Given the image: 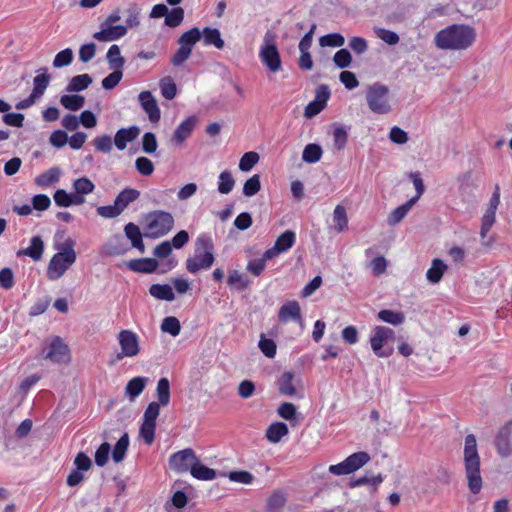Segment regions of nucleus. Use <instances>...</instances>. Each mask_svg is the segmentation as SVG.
Wrapping results in <instances>:
<instances>
[{
    "label": "nucleus",
    "mask_w": 512,
    "mask_h": 512,
    "mask_svg": "<svg viewBox=\"0 0 512 512\" xmlns=\"http://www.w3.org/2000/svg\"><path fill=\"white\" fill-rule=\"evenodd\" d=\"M463 462L468 489L473 494H478L483 486L480 470V456L477 449L476 437L468 434L464 441Z\"/></svg>",
    "instance_id": "f03ea898"
},
{
    "label": "nucleus",
    "mask_w": 512,
    "mask_h": 512,
    "mask_svg": "<svg viewBox=\"0 0 512 512\" xmlns=\"http://www.w3.org/2000/svg\"><path fill=\"white\" fill-rule=\"evenodd\" d=\"M201 35H203L205 45H214L218 49L224 47V41L219 29L206 27Z\"/></svg>",
    "instance_id": "2f4dec72"
},
{
    "label": "nucleus",
    "mask_w": 512,
    "mask_h": 512,
    "mask_svg": "<svg viewBox=\"0 0 512 512\" xmlns=\"http://www.w3.org/2000/svg\"><path fill=\"white\" fill-rule=\"evenodd\" d=\"M344 43L345 38L339 33H331L319 38L321 47H342Z\"/></svg>",
    "instance_id": "c03bdc74"
},
{
    "label": "nucleus",
    "mask_w": 512,
    "mask_h": 512,
    "mask_svg": "<svg viewBox=\"0 0 512 512\" xmlns=\"http://www.w3.org/2000/svg\"><path fill=\"white\" fill-rule=\"evenodd\" d=\"M378 318L386 323L397 326L405 321V315L402 312L384 309L378 312Z\"/></svg>",
    "instance_id": "a19ab883"
},
{
    "label": "nucleus",
    "mask_w": 512,
    "mask_h": 512,
    "mask_svg": "<svg viewBox=\"0 0 512 512\" xmlns=\"http://www.w3.org/2000/svg\"><path fill=\"white\" fill-rule=\"evenodd\" d=\"M111 451L110 444L107 442L102 443L95 452V463L99 467L106 465Z\"/></svg>",
    "instance_id": "bf43d9fd"
},
{
    "label": "nucleus",
    "mask_w": 512,
    "mask_h": 512,
    "mask_svg": "<svg viewBox=\"0 0 512 512\" xmlns=\"http://www.w3.org/2000/svg\"><path fill=\"white\" fill-rule=\"evenodd\" d=\"M38 72H41L37 74L33 79V90L32 94L33 97H42L45 90L47 89L49 82H50V75L47 73V70L45 68L40 69Z\"/></svg>",
    "instance_id": "393cba45"
},
{
    "label": "nucleus",
    "mask_w": 512,
    "mask_h": 512,
    "mask_svg": "<svg viewBox=\"0 0 512 512\" xmlns=\"http://www.w3.org/2000/svg\"><path fill=\"white\" fill-rule=\"evenodd\" d=\"M258 346L266 357L274 358L276 355V343L266 338L264 334H261Z\"/></svg>",
    "instance_id": "6e6d98bb"
},
{
    "label": "nucleus",
    "mask_w": 512,
    "mask_h": 512,
    "mask_svg": "<svg viewBox=\"0 0 512 512\" xmlns=\"http://www.w3.org/2000/svg\"><path fill=\"white\" fill-rule=\"evenodd\" d=\"M375 34L378 38L389 45H395L399 42V36L397 33L384 28H375Z\"/></svg>",
    "instance_id": "680f3d73"
},
{
    "label": "nucleus",
    "mask_w": 512,
    "mask_h": 512,
    "mask_svg": "<svg viewBox=\"0 0 512 512\" xmlns=\"http://www.w3.org/2000/svg\"><path fill=\"white\" fill-rule=\"evenodd\" d=\"M322 154L323 151L321 146L311 143L305 146L302 153V159L306 163H316L321 159Z\"/></svg>",
    "instance_id": "ea45409f"
},
{
    "label": "nucleus",
    "mask_w": 512,
    "mask_h": 512,
    "mask_svg": "<svg viewBox=\"0 0 512 512\" xmlns=\"http://www.w3.org/2000/svg\"><path fill=\"white\" fill-rule=\"evenodd\" d=\"M228 478L230 481L246 485L251 484L254 480V476L248 471H231Z\"/></svg>",
    "instance_id": "338daca9"
},
{
    "label": "nucleus",
    "mask_w": 512,
    "mask_h": 512,
    "mask_svg": "<svg viewBox=\"0 0 512 512\" xmlns=\"http://www.w3.org/2000/svg\"><path fill=\"white\" fill-rule=\"evenodd\" d=\"M128 446L129 436L127 433H124L117 441L112 451V459L115 463H120L124 460Z\"/></svg>",
    "instance_id": "c9c22d12"
},
{
    "label": "nucleus",
    "mask_w": 512,
    "mask_h": 512,
    "mask_svg": "<svg viewBox=\"0 0 512 512\" xmlns=\"http://www.w3.org/2000/svg\"><path fill=\"white\" fill-rule=\"evenodd\" d=\"M73 60V51L70 48H66L56 54L53 60V66L55 68H62L71 64Z\"/></svg>",
    "instance_id": "5fc2aeb1"
},
{
    "label": "nucleus",
    "mask_w": 512,
    "mask_h": 512,
    "mask_svg": "<svg viewBox=\"0 0 512 512\" xmlns=\"http://www.w3.org/2000/svg\"><path fill=\"white\" fill-rule=\"evenodd\" d=\"M140 134L137 126L119 129L114 137V143L117 149L124 150L129 142L135 140Z\"/></svg>",
    "instance_id": "f3484780"
},
{
    "label": "nucleus",
    "mask_w": 512,
    "mask_h": 512,
    "mask_svg": "<svg viewBox=\"0 0 512 512\" xmlns=\"http://www.w3.org/2000/svg\"><path fill=\"white\" fill-rule=\"evenodd\" d=\"M123 77L121 70H113L108 76L102 80V87L106 90L115 88Z\"/></svg>",
    "instance_id": "69168bd1"
},
{
    "label": "nucleus",
    "mask_w": 512,
    "mask_h": 512,
    "mask_svg": "<svg viewBox=\"0 0 512 512\" xmlns=\"http://www.w3.org/2000/svg\"><path fill=\"white\" fill-rule=\"evenodd\" d=\"M279 321L287 323L289 320L301 322V308L297 301H289L281 306L278 313Z\"/></svg>",
    "instance_id": "dca6fc26"
},
{
    "label": "nucleus",
    "mask_w": 512,
    "mask_h": 512,
    "mask_svg": "<svg viewBox=\"0 0 512 512\" xmlns=\"http://www.w3.org/2000/svg\"><path fill=\"white\" fill-rule=\"evenodd\" d=\"M184 19V10L181 7L173 8L171 11L168 10L165 24L169 27L179 26Z\"/></svg>",
    "instance_id": "8fccbe9b"
},
{
    "label": "nucleus",
    "mask_w": 512,
    "mask_h": 512,
    "mask_svg": "<svg viewBox=\"0 0 512 512\" xmlns=\"http://www.w3.org/2000/svg\"><path fill=\"white\" fill-rule=\"evenodd\" d=\"M286 501V495L281 491H276L269 497L268 507L271 511H276L281 509Z\"/></svg>",
    "instance_id": "0e129e2a"
},
{
    "label": "nucleus",
    "mask_w": 512,
    "mask_h": 512,
    "mask_svg": "<svg viewBox=\"0 0 512 512\" xmlns=\"http://www.w3.org/2000/svg\"><path fill=\"white\" fill-rule=\"evenodd\" d=\"M158 144L155 134L147 132L142 137V150L147 154H152L157 150Z\"/></svg>",
    "instance_id": "e2e57ef3"
},
{
    "label": "nucleus",
    "mask_w": 512,
    "mask_h": 512,
    "mask_svg": "<svg viewBox=\"0 0 512 512\" xmlns=\"http://www.w3.org/2000/svg\"><path fill=\"white\" fill-rule=\"evenodd\" d=\"M201 38V32L197 27H194L181 35L179 38V44L182 46H188L191 50L193 45L198 42Z\"/></svg>",
    "instance_id": "a18cd8bd"
},
{
    "label": "nucleus",
    "mask_w": 512,
    "mask_h": 512,
    "mask_svg": "<svg viewBox=\"0 0 512 512\" xmlns=\"http://www.w3.org/2000/svg\"><path fill=\"white\" fill-rule=\"evenodd\" d=\"M160 89L162 96L168 100L176 96L177 87L170 77H165L160 81Z\"/></svg>",
    "instance_id": "603ef678"
},
{
    "label": "nucleus",
    "mask_w": 512,
    "mask_h": 512,
    "mask_svg": "<svg viewBox=\"0 0 512 512\" xmlns=\"http://www.w3.org/2000/svg\"><path fill=\"white\" fill-rule=\"evenodd\" d=\"M447 268V265L441 259H434L431 267L426 272L427 280L432 284L439 283Z\"/></svg>",
    "instance_id": "4be33fe9"
},
{
    "label": "nucleus",
    "mask_w": 512,
    "mask_h": 512,
    "mask_svg": "<svg viewBox=\"0 0 512 512\" xmlns=\"http://www.w3.org/2000/svg\"><path fill=\"white\" fill-rule=\"evenodd\" d=\"M227 283L229 286H235L240 290L246 289L249 286V281L237 270L230 272Z\"/></svg>",
    "instance_id": "4d7b16f0"
},
{
    "label": "nucleus",
    "mask_w": 512,
    "mask_h": 512,
    "mask_svg": "<svg viewBox=\"0 0 512 512\" xmlns=\"http://www.w3.org/2000/svg\"><path fill=\"white\" fill-rule=\"evenodd\" d=\"M61 105L71 111L80 110L85 103V98L81 95H63L60 98Z\"/></svg>",
    "instance_id": "4c0bfd02"
},
{
    "label": "nucleus",
    "mask_w": 512,
    "mask_h": 512,
    "mask_svg": "<svg viewBox=\"0 0 512 512\" xmlns=\"http://www.w3.org/2000/svg\"><path fill=\"white\" fill-rule=\"evenodd\" d=\"M261 189L260 176L255 174L247 179L243 185V194L246 197H252Z\"/></svg>",
    "instance_id": "49530a36"
},
{
    "label": "nucleus",
    "mask_w": 512,
    "mask_h": 512,
    "mask_svg": "<svg viewBox=\"0 0 512 512\" xmlns=\"http://www.w3.org/2000/svg\"><path fill=\"white\" fill-rule=\"evenodd\" d=\"M333 222H334V228L338 233H341L347 229L348 225V218L346 209L341 206L337 205L333 212Z\"/></svg>",
    "instance_id": "58836bf2"
},
{
    "label": "nucleus",
    "mask_w": 512,
    "mask_h": 512,
    "mask_svg": "<svg viewBox=\"0 0 512 512\" xmlns=\"http://www.w3.org/2000/svg\"><path fill=\"white\" fill-rule=\"evenodd\" d=\"M259 161L257 152H246L239 161V169L244 172L250 171Z\"/></svg>",
    "instance_id": "de8ad7c7"
},
{
    "label": "nucleus",
    "mask_w": 512,
    "mask_h": 512,
    "mask_svg": "<svg viewBox=\"0 0 512 512\" xmlns=\"http://www.w3.org/2000/svg\"><path fill=\"white\" fill-rule=\"evenodd\" d=\"M259 57L262 63L271 71L278 72L281 70L282 62L278 48L275 44V35L267 32L264 36V43L260 49Z\"/></svg>",
    "instance_id": "0eeeda50"
},
{
    "label": "nucleus",
    "mask_w": 512,
    "mask_h": 512,
    "mask_svg": "<svg viewBox=\"0 0 512 512\" xmlns=\"http://www.w3.org/2000/svg\"><path fill=\"white\" fill-rule=\"evenodd\" d=\"M146 233L149 238H159L171 231L174 225L173 216L166 211L157 210L146 216Z\"/></svg>",
    "instance_id": "39448f33"
},
{
    "label": "nucleus",
    "mask_w": 512,
    "mask_h": 512,
    "mask_svg": "<svg viewBox=\"0 0 512 512\" xmlns=\"http://www.w3.org/2000/svg\"><path fill=\"white\" fill-rule=\"evenodd\" d=\"M44 252V242L40 236H34L31 238L29 247L21 249L17 252V256H28L34 261H39Z\"/></svg>",
    "instance_id": "6ab92c4d"
},
{
    "label": "nucleus",
    "mask_w": 512,
    "mask_h": 512,
    "mask_svg": "<svg viewBox=\"0 0 512 512\" xmlns=\"http://www.w3.org/2000/svg\"><path fill=\"white\" fill-rule=\"evenodd\" d=\"M344 461L349 471L353 473L367 464L370 461V456L366 452H356L348 456Z\"/></svg>",
    "instance_id": "c756f323"
},
{
    "label": "nucleus",
    "mask_w": 512,
    "mask_h": 512,
    "mask_svg": "<svg viewBox=\"0 0 512 512\" xmlns=\"http://www.w3.org/2000/svg\"><path fill=\"white\" fill-rule=\"evenodd\" d=\"M197 457L192 449L187 448L178 451L170 456L169 466L173 471L178 473L186 472L190 469L191 465L195 463Z\"/></svg>",
    "instance_id": "9b49d317"
},
{
    "label": "nucleus",
    "mask_w": 512,
    "mask_h": 512,
    "mask_svg": "<svg viewBox=\"0 0 512 512\" xmlns=\"http://www.w3.org/2000/svg\"><path fill=\"white\" fill-rule=\"evenodd\" d=\"M394 338V331L385 326H376L373 334L370 337V344L373 352L381 358L389 357L392 354V349L383 350L386 341Z\"/></svg>",
    "instance_id": "9d476101"
},
{
    "label": "nucleus",
    "mask_w": 512,
    "mask_h": 512,
    "mask_svg": "<svg viewBox=\"0 0 512 512\" xmlns=\"http://www.w3.org/2000/svg\"><path fill=\"white\" fill-rule=\"evenodd\" d=\"M476 39L475 29L469 25L453 24L440 30L434 44L441 50L461 51L470 48Z\"/></svg>",
    "instance_id": "f257e3e1"
},
{
    "label": "nucleus",
    "mask_w": 512,
    "mask_h": 512,
    "mask_svg": "<svg viewBox=\"0 0 512 512\" xmlns=\"http://www.w3.org/2000/svg\"><path fill=\"white\" fill-rule=\"evenodd\" d=\"M120 352L116 355L117 360L123 358H134L141 352L139 336L132 330L123 329L117 334Z\"/></svg>",
    "instance_id": "6e6552de"
},
{
    "label": "nucleus",
    "mask_w": 512,
    "mask_h": 512,
    "mask_svg": "<svg viewBox=\"0 0 512 512\" xmlns=\"http://www.w3.org/2000/svg\"><path fill=\"white\" fill-rule=\"evenodd\" d=\"M124 231L126 237L131 241L132 246L137 248L141 253H144L145 247L139 227L134 223H128Z\"/></svg>",
    "instance_id": "bb28decb"
},
{
    "label": "nucleus",
    "mask_w": 512,
    "mask_h": 512,
    "mask_svg": "<svg viewBox=\"0 0 512 512\" xmlns=\"http://www.w3.org/2000/svg\"><path fill=\"white\" fill-rule=\"evenodd\" d=\"M92 83V78L88 74L74 76L66 87L68 92H80L86 89Z\"/></svg>",
    "instance_id": "e433bc0d"
},
{
    "label": "nucleus",
    "mask_w": 512,
    "mask_h": 512,
    "mask_svg": "<svg viewBox=\"0 0 512 512\" xmlns=\"http://www.w3.org/2000/svg\"><path fill=\"white\" fill-rule=\"evenodd\" d=\"M75 242L67 238L63 243L55 244L57 253L50 259L46 275L51 281L60 279L67 270L75 263L77 254L74 249Z\"/></svg>",
    "instance_id": "7ed1b4c3"
},
{
    "label": "nucleus",
    "mask_w": 512,
    "mask_h": 512,
    "mask_svg": "<svg viewBox=\"0 0 512 512\" xmlns=\"http://www.w3.org/2000/svg\"><path fill=\"white\" fill-rule=\"evenodd\" d=\"M139 103L142 109L148 115L151 122H158L161 117L160 109L157 100L150 91H143L138 96Z\"/></svg>",
    "instance_id": "2eb2a0df"
},
{
    "label": "nucleus",
    "mask_w": 512,
    "mask_h": 512,
    "mask_svg": "<svg viewBox=\"0 0 512 512\" xmlns=\"http://www.w3.org/2000/svg\"><path fill=\"white\" fill-rule=\"evenodd\" d=\"M366 101L370 110L376 114H387L391 111L389 89L385 85L376 83L369 86Z\"/></svg>",
    "instance_id": "423d86ee"
},
{
    "label": "nucleus",
    "mask_w": 512,
    "mask_h": 512,
    "mask_svg": "<svg viewBox=\"0 0 512 512\" xmlns=\"http://www.w3.org/2000/svg\"><path fill=\"white\" fill-rule=\"evenodd\" d=\"M106 59L111 70H121L125 65V59L121 55L120 47L116 44L110 46L107 51Z\"/></svg>",
    "instance_id": "a878e982"
},
{
    "label": "nucleus",
    "mask_w": 512,
    "mask_h": 512,
    "mask_svg": "<svg viewBox=\"0 0 512 512\" xmlns=\"http://www.w3.org/2000/svg\"><path fill=\"white\" fill-rule=\"evenodd\" d=\"M45 355L53 363H66L69 361V348L59 336L51 339Z\"/></svg>",
    "instance_id": "f8f14e48"
},
{
    "label": "nucleus",
    "mask_w": 512,
    "mask_h": 512,
    "mask_svg": "<svg viewBox=\"0 0 512 512\" xmlns=\"http://www.w3.org/2000/svg\"><path fill=\"white\" fill-rule=\"evenodd\" d=\"M190 473L194 478L204 481L213 480L216 477L214 469L202 465L197 459L195 463L191 465Z\"/></svg>",
    "instance_id": "c85d7f7f"
},
{
    "label": "nucleus",
    "mask_w": 512,
    "mask_h": 512,
    "mask_svg": "<svg viewBox=\"0 0 512 512\" xmlns=\"http://www.w3.org/2000/svg\"><path fill=\"white\" fill-rule=\"evenodd\" d=\"M158 263L153 258H144L133 260L129 263V268L133 271L151 273L156 270Z\"/></svg>",
    "instance_id": "72a5a7b5"
},
{
    "label": "nucleus",
    "mask_w": 512,
    "mask_h": 512,
    "mask_svg": "<svg viewBox=\"0 0 512 512\" xmlns=\"http://www.w3.org/2000/svg\"><path fill=\"white\" fill-rule=\"evenodd\" d=\"M213 242L207 236H200L195 242V254L186 260V268L190 273L201 269H209L214 262Z\"/></svg>",
    "instance_id": "20e7f679"
},
{
    "label": "nucleus",
    "mask_w": 512,
    "mask_h": 512,
    "mask_svg": "<svg viewBox=\"0 0 512 512\" xmlns=\"http://www.w3.org/2000/svg\"><path fill=\"white\" fill-rule=\"evenodd\" d=\"M149 293L151 296L158 300L164 301H173L175 299V294L173 289L168 284H153L149 288Z\"/></svg>",
    "instance_id": "cd10ccee"
},
{
    "label": "nucleus",
    "mask_w": 512,
    "mask_h": 512,
    "mask_svg": "<svg viewBox=\"0 0 512 512\" xmlns=\"http://www.w3.org/2000/svg\"><path fill=\"white\" fill-rule=\"evenodd\" d=\"M127 34V27L123 25L100 24V30L93 34V38L100 42L116 41Z\"/></svg>",
    "instance_id": "ddd939ff"
},
{
    "label": "nucleus",
    "mask_w": 512,
    "mask_h": 512,
    "mask_svg": "<svg viewBox=\"0 0 512 512\" xmlns=\"http://www.w3.org/2000/svg\"><path fill=\"white\" fill-rule=\"evenodd\" d=\"M333 62L338 68H347L352 63L351 53L347 49H340L334 54Z\"/></svg>",
    "instance_id": "864d4df0"
},
{
    "label": "nucleus",
    "mask_w": 512,
    "mask_h": 512,
    "mask_svg": "<svg viewBox=\"0 0 512 512\" xmlns=\"http://www.w3.org/2000/svg\"><path fill=\"white\" fill-rule=\"evenodd\" d=\"M496 448L498 453L503 457L508 456L511 453L512 448L509 444L508 432L506 430L500 431L496 440Z\"/></svg>",
    "instance_id": "3c124183"
},
{
    "label": "nucleus",
    "mask_w": 512,
    "mask_h": 512,
    "mask_svg": "<svg viewBox=\"0 0 512 512\" xmlns=\"http://www.w3.org/2000/svg\"><path fill=\"white\" fill-rule=\"evenodd\" d=\"M278 415L285 420H294L296 418V406L290 402L282 403L277 409Z\"/></svg>",
    "instance_id": "052dcab7"
},
{
    "label": "nucleus",
    "mask_w": 512,
    "mask_h": 512,
    "mask_svg": "<svg viewBox=\"0 0 512 512\" xmlns=\"http://www.w3.org/2000/svg\"><path fill=\"white\" fill-rule=\"evenodd\" d=\"M140 196V192L136 189L127 188L121 191L115 199V203L121 212L133 201Z\"/></svg>",
    "instance_id": "7c9ffc66"
},
{
    "label": "nucleus",
    "mask_w": 512,
    "mask_h": 512,
    "mask_svg": "<svg viewBox=\"0 0 512 512\" xmlns=\"http://www.w3.org/2000/svg\"><path fill=\"white\" fill-rule=\"evenodd\" d=\"M196 124V118L189 117L183 121L175 130L171 141L175 145H181L193 132Z\"/></svg>",
    "instance_id": "a211bd4d"
},
{
    "label": "nucleus",
    "mask_w": 512,
    "mask_h": 512,
    "mask_svg": "<svg viewBox=\"0 0 512 512\" xmlns=\"http://www.w3.org/2000/svg\"><path fill=\"white\" fill-rule=\"evenodd\" d=\"M61 173L60 168L52 167L37 176L34 182L41 188H47L56 184L60 180Z\"/></svg>",
    "instance_id": "aec40b11"
},
{
    "label": "nucleus",
    "mask_w": 512,
    "mask_h": 512,
    "mask_svg": "<svg viewBox=\"0 0 512 512\" xmlns=\"http://www.w3.org/2000/svg\"><path fill=\"white\" fill-rule=\"evenodd\" d=\"M156 394L158 402L161 406H167L170 403V383L165 377L160 378L157 382Z\"/></svg>",
    "instance_id": "473e14b6"
},
{
    "label": "nucleus",
    "mask_w": 512,
    "mask_h": 512,
    "mask_svg": "<svg viewBox=\"0 0 512 512\" xmlns=\"http://www.w3.org/2000/svg\"><path fill=\"white\" fill-rule=\"evenodd\" d=\"M416 203V199H410L405 204L395 208L387 217V223L394 226L401 222Z\"/></svg>",
    "instance_id": "b1692460"
},
{
    "label": "nucleus",
    "mask_w": 512,
    "mask_h": 512,
    "mask_svg": "<svg viewBox=\"0 0 512 512\" xmlns=\"http://www.w3.org/2000/svg\"><path fill=\"white\" fill-rule=\"evenodd\" d=\"M160 404H157L156 402H151L148 404L145 412L143 421L147 423L156 424V420L160 413Z\"/></svg>",
    "instance_id": "774afa93"
},
{
    "label": "nucleus",
    "mask_w": 512,
    "mask_h": 512,
    "mask_svg": "<svg viewBox=\"0 0 512 512\" xmlns=\"http://www.w3.org/2000/svg\"><path fill=\"white\" fill-rule=\"evenodd\" d=\"M161 331L173 337L178 336L181 331L180 321L174 316L165 317L161 323Z\"/></svg>",
    "instance_id": "37998d69"
},
{
    "label": "nucleus",
    "mask_w": 512,
    "mask_h": 512,
    "mask_svg": "<svg viewBox=\"0 0 512 512\" xmlns=\"http://www.w3.org/2000/svg\"><path fill=\"white\" fill-rule=\"evenodd\" d=\"M135 168L138 173L142 176H150L154 172V164L153 162L144 156L138 157L135 160Z\"/></svg>",
    "instance_id": "09e8293b"
},
{
    "label": "nucleus",
    "mask_w": 512,
    "mask_h": 512,
    "mask_svg": "<svg viewBox=\"0 0 512 512\" xmlns=\"http://www.w3.org/2000/svg\"><path fill=\"white\" fill-rule=\"evenodd\" d=\"M288 426L283 422L272 423L266 430V437L271 443H279L283 437L288 435Z\"/></svg>",
    "instance_id": "5701e85b"
},
{
    "label": "nucleus",
    "mask_w": 512,
    "mask_h": 512,
    "mask_svg": "<svg viewBox=\"0 0 512 512\" xmlns=\"http://www.w3.org/2000/svg\"><path fill=\"white\" fill-rule=\"evenodd\" d=\"M295 233L291 230L283 232L275 241L274 246L265 251V258L272 259L289 250L295 243Z\"/></svg>",
    "instance_id": "4468645a"
},
{
    "label": "nucleus",
    "mask_w": 512,
    "mask_h": 512,
    "mask_svg": "<svg viewBox=\"0 0 512 512\" xmlns=\"http://www.w3.org/2000/svg\"><path fill=\"white\" fill-rule=\"evenodd\" d=\"M73 188L77 194L87 195L93 192L95 186L88 178L81 177L74 181Z\"/></svg>",
    "instance_id": "13d9d810"
},
{
    "label": "nucleus",
    "mask_w": 512,
    "mask_h": 512,
    "mask_svg": "<svg viewBox=\"0 0 512 512\" xmlns=\"http://www.w3.org/2000/svg\"><path fill=\"white\" fill-rule=\"evenodd\" d=\"M278 391L281 395L303 398V385L301 379L292 372H284L277 381Z\"/></svg>",
    "instance_id": "1a4fd4ad"
},
{
    "label": "nucleus",
    "mask_w": 512,
    "mask_h": 512,
    "mask_svg": "<svg viewBox=\"0 0 512 512\" xmlns=\"http://www.w3.org/2000/svg\"><path fill=\"white\" fill-rule=\"evenodd\" d=\"M126 14V25H123L124 27H127L128 29H135L140 25V15H141V9L139 6L135 3L130 4L127 9L125 10Z\"/></svg>",
    "instance_id": "f704fd0d"
},
{
    "label": "nucleus",
    "mask_w": 512,
    "mask_h": 512,
    "mask_svg": "<svg viewBox=\"0 0 512 512\" xmlns=\"http://www.w3.org/2000/svg\"><path fill=\"white\" fill-rule=\"evenodd\" d=\"M235 186V180L230 171H223L218 177V192L221 194H229Z\"/></svg>",
    "instance_id": "79ce46f5"
},
{
    "label": "nucleus",
    "mask_w": 512,
    "mask_h": 512,
    "mask_svg": "<svg viewBox=\"0 0 512 512\" xmlns=\"http://www.w3.org/2000/svg\"><path fill=\"white\" fill-rule=\"evenodd\" d=\"M148 383L146 377H134L128 381L125 387V394L129 397L130 401H134L145 389Z\"/></svg>",
    "instance_id": "412c9836"
}]
</instances>
